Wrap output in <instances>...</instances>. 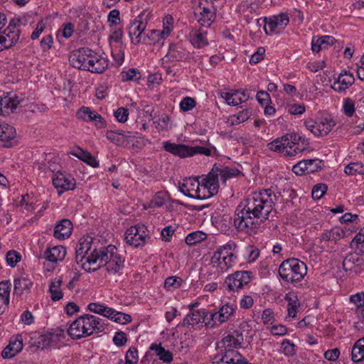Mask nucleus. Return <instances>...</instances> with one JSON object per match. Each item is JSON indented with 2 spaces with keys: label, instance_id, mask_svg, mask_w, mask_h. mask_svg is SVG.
<instances>
[{
  "label": "nucleus",
  "instance_id": "obj_51",
  "mask_svg": "<svg viewBox=\"0 0 364 364\" xmlns=\"http://www.w3.org/2000/svg\"><path fill=\"white\" fill-rule=\"evenodd\" d=\"M306 161L308 174L318 171L322 168V166H323V161L318 159H306Z\"/></svg>",
  "mask_w": 364,
  "mask_h": 364
},
{
  "label": "nucleus",
  "instance_id": "obj_22",
  "mask_svg": "<svg viewBox=\"0 0 364 364\" xmlns=\"http://www.w3.org/2000/svg\"><path fill=\"white\" fill-rule=\"evenodd\" d=\"M189 40L193 47L202 48L208 45L207 31L202 26L198 29L193 30L189 34Z\"/></svg>",
  "mask_w": 364,
  "mask_h": 364
},
{
  "label": "nucleus",
  "instance_id": "obj_14",
  "mask_svg": "<svg viewBox=\"0 0 364 364\" xmlns=\"http://www.w3.org/2000/svg\"><path fill=\"white\" fill-rule=\"evenodd\" d=\"M237 306L232 303H225L222 305L218 311L210 312V319L213 323V327L229 321L235 314Z\"/></svg>",
  "mask_w": 364,
  "mask_h": 364
},
{
  "label": "nucleus",
  "instance_id": "obj_18",
  "mask_svg": "<svg viewBox=\"0 0 364 364\" xmlns=\"http://www.w3.org/2000/svg\"><path fill=\"white\" fill-rule=\"evenodd\" d=\"M220 96L227 104L232 106H237L247 101L250 98L249 95L245 91L239 90H223L220 92Z\"/></svg>",
  "mask_w": 364,
  "mask_h": 364
},
{
  "label": "nucleus",
  "instance_id": "obj_52",
  "mask_svg": "<svg viewBox=\"0 0 364 364\" xmlns=\"http://www.w3.org/2000/svg\"><path fill=\"white\" fill-rule=\"evenodd\" d=\"M60 253L61 252H58V257H57L52 252H41L38 257L46 259L49 262L56 263L58 259L62 260L65 257L66 252H62V255H60Z\"/></svg>",
  "mask_w": 364,
  "mask_h": 364
},
{
  "label": "nucleus",
  "instance_id": "obj_34",
  "mask_svg": "<svg viewBox=\"0 0 364 364\" xmlns=\"http://www.w3.org/2000/svg\"><path fill=\"white\" fill-rule=\"evenodd\" d=\"M187 52L181 44H171L169 47L167 57L171 60L179 61L187 57Z\"/></svg>",
  "mask_w": 364,
  "mask_h": 364
},
{
  "label": "nucleus",
  "instance_id": "obj_33",
  "mask_svg": "<svg viewBox=\"0 0 364 364\" xmlns=\"http://www.w3.org/2000/svg\"><path fill=\"white\" fill-rule=\"evenodd\" d=\"M351 360L353 363L364 360V337L357 340L351 348Z\"/></svg>",
  "mask_w": 364,
  "mask_h": 364
},
{
  "label": "nucleus",
  "instance_id": "obj_6",
  "mask_svg": "<svg viewBox=\"0 0 364 364\" xmlns=\"http://www.w3.org/2000/svg\"><path fill=\"white\" fill-rule=\"evenodd\" d=\"M279 274L286 282H298L306 274V267L303 262L297 259H289L280 264Z\"/></svg>",
  "mask_w": 364,
  "mask_h": 364
},
{
  "label": "nucleus",
  "instance_id": "obj_58",
  "mask_svg": "<svg viewBox=\"0 0 364 364\" xmlns=\"http://www.w3.org/2000/svg\"><path fill=\"white\" fill-rule=\"evenodd\" d=\"M306 159L302 160L299 162H298L296 164H295L293 168L292 171L296 175H305L307 173L308 167L306 166Z\"/></svg>",
  "mask_w": 364,
  "mask_h": 364
},
{
  "label": "nucleus",
  "instance_id": "obj_9",
  "mask_svg": "<svg viewBox=\"0 0 364 364\" xmlns=\"http://www.w3.org/2000/svg\"><path fill=\"white\" fill-rule=\"evenodd\" d=\"M18 23L19 20L12 19L6 28L0 33V52L11 48L18 41L21 34Z\"/></svg>",
  "mask_w": 364,
  "mask_h": 364
},
{
  "label": "nucleus",
  "instance_id": "obj_24",
  "mask_svg": "<svg viewBox=\"0 0 364 364\" xmlns=\"http://www.w3.org/2000/svg\"><path fill=\"white\" fill-rule=\"evenodd\" d=\"M73 228L70 220L63 219L55 225L53 236L58 240L67 239L71 235Z\"/></svg>",
  "mask_w": 364,
  "mask_h": 364
},
{
  "label": "nucleus",
  "instance_id": "obj_3",
  "mask_svg": "<svg viewBox=\"0 0 364 364\" xmlns=\"http://www.w3.org/2000/svg\"><path fill=\"white\" fill-rule=\"evenodd\" d=\"M244 337L239 331L225 333L216 346L223 353L221 361L226 364H251L245 358L237 349L242 348Z\"/></svg>",
  "mask_w": 364,
  "mask_h": 364
},
{
  "label": "nucleus",
  "instance_id": "obj_10",
  "mask_svg": "<svg viewBox=\"0 0 364 364\" xmlns=\"http://www.w3.org/2000/svg\"><path fill=\"white\" fill-rule=\"evenodd\" d=\"M179 190L185 196L193 198L203 199L210 197L209 194H201L202 191H205L207 189H204L202 187V183H200L194 178H186L183 183L179 184Z\"/></svg>",
  "mask_w": 364,
  "mask_h": 364
},
{
  "label": "nucleus",
  "instance_id": "obj_62",
  "mask_svg": "<svg viewBox=\"0 0 364 364\" xmlns=\"http://www.w3.org/2000/svg\"><path fill=\"white\" fill-rule=\"evenodd\" d=\"M114 315L116 316L114 322L119 324H126L132 321V317L129 314L117 311Z\"/></svg>",
  "mask_w": 364,
  "mask_h": 364
},
{
  "label": "nucleus",
  "instance_id": "obj_21",
  "mask_svg": "<svg viewBox=\"0 0 364 364\" xmlns=\"http://www.w3.org/2000/svg\"><path fill=\"white\" fill-rule=\"evenodd\" d=\"M163 147L166 151L181 158L192 156L193 153L192 146L185 144H177L170 141L164 142Z\"/></svg>",
  "mask_w": 364,
  "mask_h": 364
},
{
  "label": "nucleus",
  "instance_id": "obj_39",
  "mask_svg": "<svg viewBox=\"0 0 364 364\" xmlns=\"http://www.w3.org/2000/svg\"><path fill=\"white\" fill-rule=\"evenodd\" d=\"M261 320L267 329L277 322L276 313L272 309H264L261 314Z\"/></svg>",
  "mask_w": 364,
  "mask_h": 364
},
{
  "label": "nucleus",
  "instance_id": "obj_49",
  "mask_svg": "<svg viewBox=\"0 0 364 364\" xmlns=\"http://www.w3.org/2000/svg\"><path fill=\"white\" fill-rule=\"evenodd\" d=\"M173 18L171 15H166L163 20L164 29L161 31V38H165L171 33L173 24Z\"/></svg>",
  "mask_w": 364,
  "mask_h": 364
},
{
  "label": "nucleus",
  "instance_id": "obj_56",
  "mask_svg": "<svg viewBox=\"0 0 364 364\" xmlns=\"http://www.w3.org/2000/svg\"><path fill=\"white\" fill-rule=\"evenodd\" d=\"M21 259V255L18 252H6V260L10 267H14Z\"/></svg>",
  "mask_w": 364,
  "mask_h": 364
},
{
  "label": "nucleus",
  "instance_id": "obj_53",
  "mask_svg": "<svg viewBox=\"0 0 364 364\" xmlns=\"http://www.w3.org/2000/svg\"><path fill=\"white\" fill-rule=\"evenodd\" d=\"M350 247L363 250L364 249V229H362L350 243Z\"/></svg>",
  "mask_w": 364,
  "mask_h": 364
},
{
  "label": "nucleus",
  "instance_id": "obj_37",
  "mask_svg": "<svg viewBox=\"0 0 364 364\" xmlns=\"http://www.w3.org/2000/svg\"><path fill=\"white\" fill-rule=\"evenodd\" d=\"M129 132H119L116 131L109 130L106 133V137L111 141L112 142L116 144H121L124 142L125 139L129 141V139L132 137L129 135Z\"/></svg>",
  "mask_w": 364,
  "mask_h": 364
},
{
  "label": "nucleus",
  "instance_id": "obj_2",
  "mask_svg": "<svg viewBox=\"0 0 364 364\" xmlns=\"http://www.w3.org/2000/svg\"><path fill=\"white\" fill-rule=\"evenodd\" d=\"M75 252L76 260L86 272L95 271L101 266L106 264L107 270L117 273L122 267L121 258L114 257V252Z\"/></svg>",
  "mask_w": 364,
  "mask_h": 364
},
{
  "label": "nucleus",
  "instance_id": "obj_16",
  "mask_svg": "<svg viewBox=\"0 0 364 364\" xmlns=\"http://www.w3.org/2000/svg\"><path fill=\"white\" fill-rule=\"evenodd\" d=\"M265 25L264 29L267 34L277 33L283 30L289 23V18L287 14H280L277 16H273L264 18Z\"/></svg>",
  "mask_w": 364,
  "mask_h": 364
},
{
  "label": "nucleus",
  "instance_id": "obj_42",
  "mask_svg": "<svg viewBox=\"0 0 364 364\" xmlns=\"http://www.w3.org/2000/svg\"><path fill=\"white\" fill-rule=\"evenodd\" d=\"M11 289V283L9 280L0 282V297L5 305L9 304V296Z\"/></svg>",
  "mask_w": 364,
  "mask_h": 364
},
{
  "label": "nucleus",
  "instance_id": "obj_30",
  "mask_svg": "<svg viewBox=\"0 0 364 364\" xmlns=\"http://www.w3.org/2000/svg\"><path fill=\"white\" fill-rule=\"evenodd\" d=\"M14 295L21 296L24 294H28L33 287V282L26 277H19L14 282Z\"/></svg>",
  "mask_w": 364,
  "mask_h": 364
},
{
  "label": "nucleus",
  "instance_id": "obj_36",
  "mask_svg": "<svg viewBox=\"0 0 364 364\" xmlns=\"http://www.w3.org/2000/svg\"><path fill=\"white\" fill-rule=\"evenodd\" d=\"M83 328L84 326H82V319L80 316L70 324L68 333L73 339H80L87 337L85 333H82Z\"/></svg>",
  "mask_w": 364,
  "mask_h": 364
},
{
  "label": "nucleus",
  "instance_id": "obj_64",
  "mask_svg": "<svg viewBox=\"0 0 364 364\" xmlns=\"http://www.w3.org/2000/svg\"><path fill=\"white\" fill-rule=\"evenodd\" d=\"M135 353H136V348L131 347L126 353L125 364H136Z\"/></svg>",
  "mask_w": 364,
  "mask_h": 364
},
{
  "label": "nucleus",
  "instance_id": "obj_40",
  "mask_svg": "<svg viewBox=\"0 0 364 364\" xmlns=\"http://www.w3.org/2000/svg\"><path fill=\"white\" fill-rule=\"evenodd\" d=\"M151 349L154 350L159 359L166 363H170L173 360V355L161 346L152 345Z\"/></svg>",
  "mask_w": 364,
  "mask_h": 364
},
{
  "label": "nucleus",
  "instance_id": "obj_45",
  "mask_svg": "<svg viewBox=\"0 0 364 364\" xmlns=\"http://www.w3.org/2000/svg\"><path fill=\"white\" fill-rule=\"evenodd\" d=\"M267 330L273 336L279 337L286 336L289 331L288 328L285 325L278 323L277 322L269 326Z\"/></svg>",
  "mask_w": 364,
  "mask_h": 364
},
{
  "label": "nucleus",
  "instance_id": "obj_7",
  "mask_svg": "<svg viewBox=\"0 0 364 364\" xmlns=\"http://www.w3.org/2000/svg\"><path fill=\"white\" fill-rule=\"evenodd\" d=\"M151 16L150 12L144 11L138 16V43L154 44L162 39L161 31L150 29L146 31V26Z\"/></svg>",
  "mask_w": 364,
  "mask_h": 364
},
{
  "label": "nucleus",
  "instance_id": "obj_43",
  "mask_svg": "<svg viewBox=\"0 0 364 364\" xmlns=\"http://www.w3.org/2000/svg\"><path fill=\"white\" fill-rule=\"evenodd\" d=\"M183 279L180 277L172 276L166 278L164 287L168 291H172L181 287Z\"/></svg>",
  "mask_w": 364,
  "mask_h": 364
},
{
  "label": "nucleus",
  "instance_id": "obj_25",
  "mask_svg": "<svg viewBox=\"0 0 364 364\" xmlns=\"http://www.w3.org/2000/svg\"><path fill=\"white\" fill-rule=\"evenodd\" d=\"M23 348V341L21 336L11 338L9 345L1 352L4 358H11Z\"/></svg>",
  "mask_w": 364,
  "mask_h": 364
},
{
  "label": "nucleus",
  "instance_id": "obj_11",
  "mask_svg": "<svg viewBox=\"0 0 364 364\" xmlns=\"http://www.w3.org/2000/svg\"><path fill=\"white\" fill-rule=\"evenodd\" d=\"M237 257L232 252H214L210 262L219 272H225L232 267L236 262Z\"/></svg>",
  "mask_w": 364,
  "mask_h": 364
},
{
  "label": "nucleus",
  "instance_id": "obj_55",
  "mask_svg": "<svg viewBox=\"0 0 364 364\" xmlns=\"http://www.w3.org/2000/svg\"><path fill=\"white\" fill-rule=\"evenodd\" d=\"M343 109L347 117H351L355 112V102L350 97L344 99Z\"/></svg>",
  "mask_w": 364,
  "mask_h": 364
},
{
  "label": "nucleus",
  "instance_id": "obj_32",
  "mask_svg": "<svg viewBox=\"0 0 364 364\" xmlns=\"http://www.w3.org/2000/svg\"><path fill=\"white\" fill-rule=\"evenodd\" d=\"M20 100L17 97L6 96L0 99L3 115L9 114L16 109Z\"/></svg>",
  "mask_w": 364,
  "mask_h": 364
},
{
  "label": "nucleus",
  "instance_id": "obj_28",
  "mask_svg": "<svg viewBox=\"0 0 364 364\" xmlns=\"http://www.w3.org/2000/svg\"><path fill=\"white\" fill-rule=\"evenodd\" d=\"M199 7L201 11H200L198 22L202 26L208 28L215 18L214 8L212 5L202 6V4Z\"/></svg>",
  "mask_w": 364,
  "mask_h": 364
},
{
  "label": "nucleus",
  "instance_id": "obj_8",
  "mask_svg": "<svg viewBox=\"0 0 364 364\" xmlns=\"http://www.w3.org/2000/svg\"><path fill=\"white\" fill-rule=\"evenodd\" d=\"M336 122L331 116H321L316 120L307 119L304 122L306 128L316 136H326L336 126Z\"/></svg>",
  "mask_w": 364,
  "mask_h": 364
},
{
  "label": "nucleus",
  "instance_id": "obj_29",
  "mask_svg": "<svg viewBox=\"0 0 364 364\" xmlns=\"http://www.w3.org/2000/svg\"><path fill=\"white\" fill-rule=\"evenodd\" d=\"M99 240L92 237L89 235H85L79 239L76 250H105V247H98Z\"/></svg>",
  "mask_w": 364,
  "mask_h": 364
},
{
  "label": "nucleus",
  "instance_id": "obj_50",
  "mask_svg": "<svg viewBox=\"0 0 364 364\" xmlns=\"http://www.w3.org/2000/svg\"><path fill=\"white\" fill-rule=\"evenodd\" d=\"M350 301L356 306L355 314L364 307V292H358L350 296Z\"/></svg>",
  "mask_w": 364,
  "mask_h": 364
},
{
  "label": "nucleus",
  "instance_id": "obj_31",
  "mask_svg": "<svg viewBox=\"0 0 364 364\" xmlns=\"http://www.w3.org/2000/svg\"><path fill=\"white\" fill-rule=\"evenodd\" d=\"M364 252H350L344 258L343 266L346 269H351L352 264L360 266L363 262Z\"/></svg>",
  "mask_w": 364,
  "mask_h": 364
},
{
  "label": "nucleus",
  "instance_id": "obj_46",
  "mask_svg": "<svg viewBox=\"0 0 364 364\" xmlns=\"http://www.w3.org/2000/svg\"><path fill=\"white\" fill-rule=\"evenodd\" d=\"M344 172L348 175H364V166L360 162H352L345 167Z\"/></svg>",
  "mask_w": 364,
  "mask_h": 364
},
{
  "label": "nucleus",
  "instance_id": "obj_4",
  "mask_svg": "<svg viewBox=\"0 0 364 364\" xmlns=\"http://www.w3.org/2000/svg\"><path fill=\"white\" fill-rule=\"evenodd\" d=\"M309 145L307 139L296 133L287 134L267 144L269 150L284 156H294L305 151Z\"/></svg>",
  "mask_w": 364,
  "mask_h": 364
},
{
  "label": "nucleus",
  "instance_id": "obj_41",
  "mask_svg": "<svg viewBox=\"0 0 364 364\" xmlns=\"http://www.w3.org/2000/svg\"><path fill=\"white\" fill-rule=\"evenodd\" d=\"M62 283L61 279L55 278L53 281L51 282L50 284V292L51 299L53 301H58L63 297V293L59 289L60 286Z\"/></svg>",
  "mask_w": 364,
  "mask_h": 364
},
{
  "label": "nucleus",
  "instance_id": "obj_59",
  "mask_svg": "<svg viewBox=\"0 0 364 364\" xmlns=\"http://www.w3.org/2000/svg\"><path fill=\"white\" fill-rule=\"evenodd\" d=\"M240 307L243 309H249L254 304V299L252 296L244 294L240 299Z\"/></svg>",
  "mask_w": 364,
  "mask_h": 364
},
{
  "label": "nucleus",
  "instance_id": "obj_57",
  "mask_svg": "<svg viewBox=\"0 0 364 364\" xmlns=\"http://www.w3.org/2000/svg\"><path fill=\"white\" fill-rule=\"evenodd\" d=\"M196 105V100L190 97H184L180 102V108L183 112L193 109Z\"/></svg>",
  "mask_w": 364,
  "mask_h": 364
},
{
  "label": "nucleus",
  "instance_id": "obj_48",
  "mask_svg": "<svg viewBox=\"0 0 364 364\" xmlns=\"http://www.w3.org/2000/svg\"><path fill=\"white\" fill-rule=\"evenodd\" d=\"M280 351L287 357L293 356L296 353V346L288 339L284 340L281 343Z\"/></svg>",
  "mask_w": 364,
  "mask_h": 364
},
{
  "label": "nucleus",
  "instance_id": "obj_54",
  "mask_svg": "<svg viewBox=\"0 0 364 364\" xmlns=\"http://www.w3.org/2000/svg\"><path fill=\"white\" fill-rule=\"evenodd\" d=\"M328 188L324 183H318L314 186L311 192L312 198L314 200L321 199L326 193Z\"/></svg>",
  "mask_w": 364,
  "mask_h": 364
},
{
  "label": "nucleus",
  "instance_id": "obj_5",
  "mask_svg": "<svg viewBox=\"0 0 364 364\" xmlns=\"http://www.w3.org/2000/svg\"><path fill=\"white\" fill-rule=\"evenodd\" d=\"M241 172L236 168L215 166L212 171L202 180V187L207 189L209 196H213L218 193L219 181L225 184L227 180L235 177Z\"/></svg>",
  "mask_w": 364,
  "mask_h": 364
},
{
  "label": "nucleus",
  "instance_id": "obj_12",
  "mask_svg": "<svg viewBox=\"0 0 364 364\" xmlns=\"http://www.w3.org/2000/svg\"><path fill=\"white\" fill-rule=\"evenodd\" d=\"M252 272L250 271H237L225 278V284L229 291H235L242 289L252 280Z\"/></svg>",
  "mask_w": 364,
  "mask_h": 364
},
{
  "label": "nucleus",
  "instance_id": "obj_60",
  "mask_svg": "<svg viewBox=\"0 0 364 364\" xmlns=\"http://www.w3.org/2000/svg\"><path fill=\"white\" fill-rule=\"evenodd\" d=\"M306 110L305 106L303 104H292L289 105L287 111L291 114H301Z\"/></svg>",
  "mask_w": 364,
  "mask_h": 364
},
{
  "label": "nucleus",
  "instance_id": "obj_63",
  "mask_svg": "<svg viewBox=\"0 0 364 364\" xmlns=\"http://www.w3.org/2000/svg\"><path fill=\"white\" fill-rule=\"evenodd\" d=\"M107 306H104L102 304H100L97 303H90L88 305V309L90 311H92L95 314L102 315L104 316V314L105 313V311L107 309Z\"/></svg>",
  "mask_w": 364,
  "mask_h": 364
},
{
  "label": "nucleus",
  "instance_id": "obj_47",
  "mask_svg": "<svg viewBox=\"0 0 364 364\" xmlns=\"http://www.w3.org/2000/svg\"><path fill=\"white\" fill-rule=\"evenodd\" d=\"M136 225H132L128 228L124 234V240L131 247H136Z\"/></svg>",
  "mask_w": 364,
  "mask_h": 364
},
{
  "label": "nucleus",
  "instance_id": "obj_61",
  "mask_svg": "<svg viewBox=\"0 0 364 364\" xmlns=\"http://www.w3.org/2000/svg\"><path fill=\"white\" fill-rule=\"evenodd\" d=\"M128 114V110L124 107H119L114 112V116L117 120L122 123L127 120Z\"/></svg>",
  "mask_w": 364,
  "mask_h": 364
},
{
  "label": "nucleus",
  "instance_id": "obj_20",
  "mask_svg": "<svg viewBox=\"0 0 364 364\" xmlns=\"http://www.w3.org/2000/svg\"><path fill=\"white\" fill-rule=\"evenodd\" d=\"M210 318V312L205 309L193 310L188 316L187 320L189 325L194 326L199 323H204L208 327H213V323Z\"/></svg>",
  "mask_w": 364,
  "mask_h": 364
},
{
  "label": "nucleus",
  "instance_id": "obj_13",
  "mask_svg": "<svg viewBox=\"0 0 364 364\" xmlns=\"http://www.w3.org/2000/svg\"><path fill=\"white\" fill-rule=\"evenodd\" d=\"M92 53L93 51L87 48L73 50L69 56L70 64L75 68L87 70Z\"/></svg>",
  "mask_w": 364,
  "mask_h": 364
},
{
  "label": "nucleus",
  "instance_id": "obj_19",
  "mask_svg": "<svg viewBox=\"0 0 364 364\" xmlns=\"http://www.w3.org/2000/svg\"><path fill=\"white\" fill-rule=\"evenodd\" d=\"M287 304V315L284 318L285 321L291 322L297 318L301 304L294 293H289L284 297Z\"/></svg>",
  "mask_w": 364,
  "mask_h": 364
},
{
  "label": "nucleus",
  "instance_id": "obj_23",
  "mask_svg": "<svg viewBox=\"0 0 364 364\" xmlns=\"http://www.w3.org/2000/svg\"><path fill=\"white\" fill-rule=\"evenodd\" d=\"M77 116L85 122H95V124L98 128H102L105 125L102 116L89 107H82L77 112Z\"/></svg>",
  "mask_w": 364,
  "mask_h": 364
},
{
  "label": "nucleus",
  "instance_id": "obj_38",
  "mask_svg": "<svg viewBox=\"0 0 364 364\" xmlns=\"http://www.w3.org/2000/svg\"><path fill=\"white\" fill-rule=\"evenodd\" d=\"M16 136V130L14 127L8 124H0V140L9 141Z\"/></svg>",
  "mask_w": 364,
  "mask_h": 364
},
{
  "label": "nucleus",
  "instance_id": "obj_27",
  "mask_svg": "<svg viewBox=\"0 0 364 364\" xmlns=\"http://www.w3.org/2000/svg\"><path fill=\"white\" fill-rule=\"evenodd\" d=\"M89 61L87 71L95 73H102L108 66L107 60L93 51Z\"/></svg>",
  "mask_w": 364,
  "mask_h": 364
},
{
  "label": "nucleus",
  "instance_id": "obj_44",
  "mask_svg": "<svg viewBox=\"0 0 364 364\" xmlns=\"http://www.w3.org/2000/svg\"><path fill=\"white\" fill-rule=\"evenodd\" d=\"M206 238V234L201 231H195L188 234L186 237V243L188 245H194Z\"/></svg>",
  "mask_w": 364,
  "mask_h": 364
},
{
  "label": "nucleus",
  "instance_id": "obj_35",
  "mask_svg": "<svg viewBox=\"0 0 364 364\" xmlns=\"http://www.w3.org/2000/svg\"><path fill=\"white\" fill-rule=\"evenodd\" d=\"M335 38L330 36H323L317 39L313 38L311 49L313 52L318 53L321 49L326 48L328 46L333 44Z\"/></svg>",
  "mask_w": 364,
  "mask_h": 364
},
{
  "label": "nucleus",
  "instance_id": "obj_15",
  "mask_svg": "<svg viewBox=\"0 0 364 364\" xmlns=\"http://www.w3.org/2000/svg\"><path fill=\"white\" fill-rule=\"evenodd\" d=\"M80 317L82 326H84L82 333H85L87 337L94 332L100 333L105 331V323L100 318L90 314H85Z\"/></svg>",
  "mask_w": 364,
  "mask_h": 364
},
{
  "label": "nucleus",
  "instance_id": "obj_1",
  "mask_svg": "<svg viewBox=\"0 0 364 364\" xmlns=\"http://www.w3.org/2000/svg\"><path fill=\"white\" fill-rule=\"evenodd\" d=\"M277 200L272 189H264L248 196L235 210L234 225L240 232L248 235L256 233L267 220Z\"/></svg>",
  "mask_w": 364,
  "mask_h": 364
},
{
  "label": "nucleus",
  "instance_id": "obj_26",
  "mask_svg": "<svg viewBox=\"0 0 364 364\" xmlns=\"http://www.w3.org/2000/svg\"><path fill=\"white\" fill-rule=\"evenodd\" d=\"M355 81V78L350 73L345 71L341 73L338 79L331 85V87L337 92H342L351 86Z\"/></svg>",
  "mask_w": 364,
  "mask_h": 364
},
{
  "label": "nucleus",
  "instance_id": "obj_17",
  "mask_svg": "<svg viewBox=\"0 0 364 364\" xmlns=\"http://www.w3.org/2000/svg\"><path fill=\"white\" fill-rule=\"evenodd\" d=\"M52 180L53 186L58 189H62V191L74 190L75 188V179L69 174L57 171L53 174Z\"/></svg>",
  "mask_w": 364,
  "mask_h": 364
}]
</instances>
